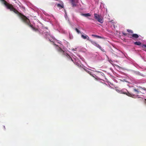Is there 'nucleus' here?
Returning <instances> with one entry per match:
<instances>
[{"instance_id":"obj_13","label":"nucleus","mask_w":146,"mask_h":146,"mask_svg":"<svg viewBox=\"0 0 146 146\" xmlns=\"http://www.w3.org/2000/svg\"><path fill=\"white\" fill-rule=\"evenodd\" d=\"M0 1L1 2L2 4L4 5L5 6L7 3V2L5 1V0H0Z\"/></svg>"},{"instance_id":"obj_1","label":"nucleus","mask_w":146,"mask_h":146,"mask_svg":"<svg viewBox=\"0 0 146 146\" xmlns=\"http://www.w3.org/2000/svg\"><path fill=\"white\" fill-rule=\"evenodd\" d=\"M5 6L6 7L7 9H9L10 11H13L15 13L17 14L21 19H22L25 16V15L19 12L14 7L13 5L12 4L7 3Z\"/></svg>"},{"instance_id":"obj_7","label":"nucleus","mask_w":146,"mask_h":146,"mask_svg":"<svg viewBox=\"0 0 146 146\" xmlns=\"http://www.w3.org/2000/svg\"><path fill=\"white\" fill-rule=\"evenodd\" d=\"M58 51L59 52L61 53L63 56H64L65 54L66 53V52H65L61 48H59L58 49Z\"/></svg>"},{"instance_id":"obj_23","label":"nucleus","mask_w":146,"mask_h":146,"mask_svg":"<svg viewBox=\"0 0 146 146\" xmlns=\"http://www.w3.org/2000/svg\"><path fill=\"white\" fill-rule=\"evenodd\" d=\"M4 128L5 129V126H4Z\"/></svg>"},{"instance_id":"obj_20","label":"nucleus","mask_w":146,"mask_h":146,"mask_svg":"<svg viewBox=\"0 0 146 146\" xmlns=\"http://www.w3.org/2000/svg\"><path fill=\"white\" fill-rule=\"evenodd\" d=\"M142 47H143V48H144V47H145V48H146V45H145V44H143V45L142 46Z\"/></svg>"},{"instance_id":"obj_2","label":"nucleus","mask_w":146,"mask_h":146,"mask_svg":"<svg viewBox=\"0 0 146 146\" xmlns=\"http://www.w3.org/2000/svg\"><path fill=\"white\" fill-rule=\"evenodd\" d=\"M127 31L129 33H126L122 32V33L123 35L125 36H127L133 39H137L139 37V36L137 34H133V32L132 30L127 29Z\"/></svg>"},{"instance_id":"obj_8","label":"nucleus","mask_w":146,"mask_h":146,"mask_svg":"<svg viewBox=\"0 0 146 146\" xmlns=\"http://www.w3.org/2000/svg\"><path fill=\"white\" fill-rule=\"evenodd\" d=\"M64 56L65 57L68 59L69 60H71L72 61H73L71 57L66 53V54H65L64 55Z\"/></svg>"},{"instance_id":"obj_19","label":"nucleus","mask_w":146,"mask_h":146,"mask_svg":"<svg viewBox=\"0 0 146 146\" xmlns=\"http://www.w3.org/2000/svg\"><path fill=\"white\" fill-rule=\"evenodd\" d=\"M75 30L78 33H80V31L78 29L76 28L75 29Z\"/></svg>"},{"instance_id":"obj_22","label":"nucleus","mask_w":146,"mask_h":146,"mask_svg":"<svg viewBox=\"0 0 146 146\" xmlns=\"http://www.w3.org/2000/svg\"><path fill=\"white\" fill-rule=\"evenodd\" d=\"M65 14H66V12L65 11Z\"/></svg>"},{"instance_id":"obj_17","label":"nucleus","mask_w":146,"mask_h":146,"mask_svg":"<svg viewBox=\"0 0 146 146\" xmlns=\"http://www.w3.org/2000/svg\"><path fill=\"white\" fill-rule=\"evenodd\" d=\"M92 43L94 44V45H95L96 46V45L97 44V43L95 41H92L91 40H90V41Z\"/></svg>"},{"instance_id":"obj_12","label":"nucleus","mask_w":146,"mask_h":146,"mask_svg":"<svg viewBox=\"0 0 146 146\" xmlns=\"http://www.w3.org/2000/svg\"><path fill=\"white\" fill-rule=\"evenodd\" d=\"M96 46L98 48H99L103 52H105V50L104 49H103L102 47L98 44L96 45Z\"/></svg>"},{"instance_id":"obj_10","label":"nucleus","mask_w":146,"mask_h":146,"mask_svg":"<svg viewBox=\"0 0 146 146\" xmlns=\"http://www.w3.org/2000/svg\"><path fill=\"white\" fill-rule=\"evenodd\" d=\"M81 15L82 16H84L85 17H90L91 16V14L89 13H87L85 14H82Z\"/></svg>"},{"instance_id":"obj_5","label":"nucleus","mask_w":146,"mask_h":146,"mask_svg":"<svg viewBox=\"0 0 146 146\" xmlns=\"http://www.w3.org/2000/svg\"><path fill=\"white\" fill-rule=\"evenodd\" d=\"M94 16L95 19H96L98 22L101 23H103V19L101 17L100 15L96 13H94Z\"/></svg>"},{"instance_id":"obj_11","label":"nucleus","mask_w":146,"mask_h":146,"mask_svg":"<svg viewBox=\"0 0 146 146\" xmlns=\"http://www.w3.org/2000/svg\"><path fill=\"white\" fill-rule=\"evenodd\" d=\"M57 7L59 8V9H60L64 7V6L63 5H61L60 4H58L57 5Z\"/></svg>"},{"instance_id":"obj_4","label":"nucleus","mask_w":146,"mask_h":146,"mask_svg":"<svg viewBox=\"0 0 146 146\" xmlns=\"http://www.w3.org/2000/svg\"><path fill=\"white\" fill-rule=\"evenodd\" d=\"M133 93H125L124 94H126L127 96L130 97L135 98L136 96H137V94H139L140 92L139 90V89H136L134 88L133 90Z\"/></svg>"},{"instance_id":"obj_21","label":"nucleus","mask_w":146,"mask_h":146,"mask_svg":"<svg viewBox=\"0 0 146 146\" xmlns=\"http://www.w3.org/2000/svg\"><path fill=\"white\" fill-rule=\"evenodd\" d=\"M145 100L146 101L145 102V103L146 104V99H145Z\"/></svg>"},{"instance_id":"obj_6","label":"nucleus","mask_w":146,"mask_h":146,"mask_svg":"<svg viewBox=\"0 0 146 146\" xmlns=\"http://www.w3.org/2000/svg\"><path fill=\"white\" fill-rule=\"evenodd\" d=\"M45 35L49 39V40L50 41V42H51V40L49 38H50V36L53 39H54V38L53 36H52L50 34V32H46L45 33Z\"/></svg>"},{"instance_id":"obj_14","label":"nucleus","mask_w":146,"mask_h":146,"mask_svg":"<svg viewBox=\"0 0 146 146\" xmlns=\"http://www.w3.org/2000/svg\"><path fill=\"white\" fill-rule=\"evenodd\" d=\"M71 3L72 4V6H76V4L74 2V0H71Z\"/></svg>"},{"instance_id":"obj_16","label":"nucleus","mask_w":146,"mask_h":146,"mask_svg":"<svg viewBox=\"0 0 146 146\" xmlns=\"http://www.w3.org/2000/svg\"><path fill=\"white\" fill-rule=\"evenodd\" d=\"M134 44L135 45H140L141 44V43L140 42H136L134 43Z\"/></svg>"},{"instance_id":"obj_15","label":"nucleus","mask_w":146,"mask_h":146,"mask_svg":"<svg viewBox=\"0 0 146 146\" xmlns=\"http://www.w3.org/2000/svg\"><path fill=\"white\" fill-rule=\"evenodd\" d=\"M92 36L96 37V38H102V37L101 36H98V35H92Z\"/></svg>"},{"instance_id":"obj_18","label":"nucleus","mask_w":146,"mask_h":146,"mask_svg":"<svg viewBox=\"0 0 146 146\" xmlns=\"http://www.w3.org/2000/svg\"><path fill=\"white\" fill-rule=\"evenodd\" d=\"M85 70L90 75H92L91 73L92 72H90V71L88 70H87L85 69Z\"/></svg>"},{"instance_id":"obj_3","label":"nucleus","mask_w":146,"mask_h":146,"mask_svg":"<svg viewBox=\"0 0 146 146\" xmlns=\"http://www.w3.org/2000/svg\"><path fill=\"white\" fill-rule=\"evenodd\" d=\"M22 20L24 22L26 23L30 27H31L33 31L36 32H40V31H39V30L38 29L34 27L33 25L31 24L29 19L26 17L25 16H24Z\"/></svg>"},{"instance_id":"obj_9","label":"nucleus","mask_w":146,"mask_h":146,"mask_svg":"<svg viewBox=\"0 0 146 146\" xmlns=\"http://www.w3.org/2000/svg\"><path fill=\"white\" fill-rule=\"evenodd\" d=\"M81 37L84 39H86L90 41V40H89V37L87 35H81Z\"/></svg>"}]
</instances>
